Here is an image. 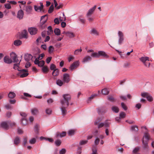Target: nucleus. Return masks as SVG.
Returning a JSON list of instances; mask_svg holds the SVG:
<instances>
[{"mask_svg":"<svg viewBox=\"0 0 154 154\" xmlns=\"http://www.w3.org/2000/svg\"><path fill=\"white\" fill-rule=\"evenodd\" d=\"M63 100H61L60 101L62 106L60 108L62 115L64 116L66 114L67 112L66 108L69 105V101L71 99V96L68 94H66L63 95Z\"/></svg>","mask_w":154,"mask_h":154,"instance_id":"1","label":"nucleus"},{"mask_svg":"<svg viewBox=\"0 0 154 154\" xmlns=\"http://www.w3.org/2000/svg\"><path fill=\"white\" fill-rule=\"evenodd\" d=\"M102 119H101L100 118H98L94 122L95 125H97L98 128H102L104 126L106 127H108L109 126V123L107 122V120L106 121L104 122H101L98 123L100 122L101 121Z\"/></svg>","mask_w":154,"mask_h":154,"instance_id":"2","label":"nucleus"},{"mask_svg":"<svg viewBox=\"0 0 154 154\" xmlns=\"http://www.w3.org/2000/svg\"><path fill=\"white\" fill-rule=\"evenodd\" d=\"M46 17V15L42 16L41 17V21L39 25V27L40 29H43L47 27V25L46 23L47 20V18L45 19V17Z\"/></svg>","mask_w":154,"mask_h":154,"instance_id":"3","label":"nucleus"},{"mask_svg":"<svg viewBox=\"0 0 154 154\" xmlns=\"http://www.w3.org/2000/svg\"><path fill=\"white\" fill-rule=\"evenodd\" d=\"M144 65L147 67H149L150 62L149 60V58L147 57H142L139 58Z\"/></svg>","mask_w":154,"mask_h":154,"instance_id":"4","label":"nucleus"},{"mask_svg":"<svg viewBox=\"0 0 154 154\" xmlns=\"http://www.w3.org/2000/svg\"><path fill=\"white\" fill-rule=\"evenodd\" d=\"M118 35L119 37L118 40V43L119 45L122 44L124 41V34L122 32L120 31H119L118 32Z\"/></svg>","mask_w":154,"mask_h":154,"instance_id":"5","label":"nucleus"},{"mask_svg":"<svg viewBox=\"0 0 154 154\" xmlns=\"http://www.w3.org/2000/svg\"><path fill=\"white\" fill-rule=\"evenodd\" d=\"M97 6L95 5L93 7L90 9L87 12L86 16L87 17H90L92 15L96 9Z\"/></svg>","mask_w":154,"mask_h":154,"instance_id":"6","label":"nucleus"},{"mask_svg":"<svg viewBox=\"0 0 154 154\" xmlns=\"http://www.w3.org/2000/svg\"><path fill=\"white\" fill-rule=\"evenodd\" d=\"M11 57L13 60V62L14 63H20L21 60H18L17 57V55L14 52H12L10 54Z\"/></svg>","mask_w":154,"mask_h":154,"instance_id":"7","label":"nucleus"},{"mask_svg":"<svg viewBox=\"0 0 154 154\" xmlns=\"http://www.w3.org/2000/svg\"><path fill=\"white\" fill-rule=\"evenodd\" d=\"M63 81L64 82L68 83L70 81L69 75L68 74L64 73L63 75Z\"/></svg>","mask_w":154,"mask_h":154,"instance_id":"8","label":"nucleus"},{"mask_svg":"<svg viewBox=\"0 0 154 154\" xmlns=\"http://www.w3.org/2000/svg\"><path fill=\"white\" fill-rule=\"evenodd\" d=\"M28 31L31 35H34L37 33L38 29L35 27H31L28 29Z\"/></svg>","mask_w":154,"mask_h":154,"instance_id":"9","label":"nucleus"},{"mask_svg":"<svg viewBox=\"0 0 154 154\" xmlns=\"http://www.w3.org/2000/svg\"><path fill=\"white\" fill-rule=\"evenodd\" d=\"M9 123L8 121L2 122L1 124V127L5 129L8 130L9 128Z\"/></svg>","mask_w":154,"mask_h":154,"instance_id":"10","label":"nucleus"},{"mask_svg":"<svg viewBox=\"0 0 154 154\" xmlns=\"http://www.w3.org/2000/svg\"><path fill=\"white\" fill-rule=\"evenodd\" d=\"M24 15L23 11L22 10H20L18 11L17 17L19 20H21L23 19Z\"/></svg>","mask_w":154,"mask_h":154,"instance_id":"11","label":"nucleus"},{"mask_svg":"<svg viewBox=\"0 0 154 154\" xmlns=\"http://www.w3.org/2000/svg\"><path fill=\"white\" fill-rule=\"evenodd\" d=\"M18 70L20 71V72L22 73L20 76L21 78H23L24 77H26L28 75V73L27 72H28L27 70L25 69H22L21 70H19L18 69Z\"/></svg>","mask_w":154,"mask_h":154,"instance_id":"12","label":"nucleus"},{"mask_svg":"<svg viewBox=\"0 0 154 154\" xmlns=\"http://www.w3.org/2000/svg\"><path fill=\"white\" fill-rule=\"evenodd\" d=\"M79 65V61H76L74 62L70 66V70H72L75 68H77Z\"/></svg>","mask_w":154,"mask_h":154,"instance_id":"13","label":"nucleus"},{"mask_svg":"<svg viewBox=\"0 0 154 154\" xmlns=\"http://www.w3.org/2000/svg\"><path fill=\"white\" fill-rule=\"evenodd\" d=\"M40 6L36 5H34V6L35 10L37 11H41L43 8V3L42 2H40Z\"/></svg>","mask_w":154,"mask_h":154,"instance_id":"14","label":"nucleus"},{"mask_svg":"<svg viewBox=\"0 0 154 154\" xmlns=\"http://www.w3.org/2000/svg\"><path fill=\"white\" fill-rule=\"evenodd\" d=\"M4 62L8 64H10L12 63V61L11 58H9L8 56H5L4 58Z\"/></svg>","mask_w":154,"mask_h":154,"instance_id":"15","label":"nucleus"},{"mask_svg":"<svg viewBox=\"0 0 154 154\" xmlns=\"http://www.w3.org/2000/svg\"><path fill=\"white\" fill-rule=\"evenodd\" d=\"M66 132L63 131L62 133H59L57 132L56 134L55 137L56 138H58L59 137H62L65 136L66 135Z\"/></svg>","mask_w":154,"mask_h":154,"instance_id":"16","label":"nucleus"},{"mask_svg":"<svg viewBox=\"0 0 154 154\" xmlns=\"http://www.w3.org/2000/svg\"><path fill=\"white\" fill-rule=\"evenodd\" d=\"M149 135L147 132H145L144 133L143 140H145V141L148 142L149 139Z\"/></svg>","mask_w":154,"mask_h":154,"instance_id":"17","label":"nucleus"},{"mask_svg":"<svg viewBox=\"0 0 154 154\" xmlns=\"http://www.w3.org/2000/svg\"><path fill=\"white\" fill-rule=\"evenodd\" d=\"M90 33L91 34L95 35L97 36L99 35V33L96 29L94 28L92 29L90 32Z\"/></svg>","mask_w":154,"mask_h":154,"instance_id":"18","label":"nucleus"},{"mask_svg":"<svg viewBox=\"0 0 154 154\" xmlns=\"http://www.w3.org/2000/svg\"><path fill=\"white\" fill-rule=\"evenodd\" d=\"M91 60V57L89 55H87L83 59L82 62L84 63L88 62Z\"/></svg>","mask_w":154,"mask_h":154,"instance_id":"19","label":"nucleus"},{"mask_svg":"<svg viewBox=\"0 0 154 154\" xmlns=\"http://www.w3.org/2000/svg\"><path fill=\"white\" fill-rule=\"evenodd\" d=\"M33 56L31 54H27L25 55L24 58L26 61H29L32 59Z\"/></svg>","mask_w":154,"mask_h":154,"instance_id":"20","label":"nucleus"},{"mask_svg":"<svg viewBox=\"0 0 154 154\" xmlns=\"http://www.w3.org/2000/svg\"><path fill=\"white\" fill-rule=\"evenodd\" d=\"M98 52L99 57L100 56H103L105 57L106 58L108 57V56L106 54L105 52L103 51H98Z\"/></svg>","mask_w":154,"mask_h":154,"instance_id":"21","label":"nucleus"},{"mask_svg":"<svg viewBox=\"0 0 154 154\" xmlns=\"http://www.w3.org/2000/svg\"><path fill=\"white\" fill-rule=\"evenodd\" d=\"M32 10V8L30 6H27L26 7L25 11L27 14L31 13Z\"/></svg>","mask_w":154,"mask_h":154,"instance_id":"22","label":"nucleus"},{"mask_svg":"<svg viewBox=\"0 0 154 154\" xmlns=\"http://www.w3.org/2000/svg\"><path fill=\"white\" fill-rule=\"evenodd\" d=\"M32 114L33 115H36L38 112V109L36 108L32 109L31 110Z\"/></svg>","mask_w":154,"mask_h":154,"instance_id":"23","label":"nucleus"},{"mask_svg":"<svg viewBox=\"0 0 154 154\" xmlns=\"http://www.w3.org/2000/svg\"><path fill=\"white\" fill-rule=\"evenodd\" d=\"M111 109L112 111L116 113H118L119 111V109L118 107L113 106H112Z\"/></svg>","mask_w":154,"mask_h":154,"instance_id":"24","label":"nucleus"},{"mask_svg":"<svg viewBox=\"0 0 154 154\" xmlns=\"http://www.w3.org/2000/svg\"><path fill=\"white\" fill-rule=\"evenodd\" d=\"M143 144V147L145 149H148L149 147L148 145V142L145 141V140H142Z\"/></svg>","mask_w":154,"mask_h":154,"instance_id":"25","label":"nucleus"},{"mask_svg":"<svg viewBox=\"0 0 154 154\" xmlns=\"http://www.w3.org/2000/svg\"><path fill=\"white\" fill-rule=\"evenodd\" d=\"M66 35L70 38H73L75 36V35L73 32L69 31L67 32Z\"/></svg>","mask_w":154,"mask_h":154,"instance_id":"26","label":"nucleus"},{"mask_svg":"<svg viewBox=\"0 0 154 154\" xmlns=\"http://www.w3.org/2000/svg\"><path fill=\"white\" fill-rule=\"evenodd\" d=\"M22 42L19 40H15L14 42V45L16 46H18L22 44Z\"/></svg>","mask_w":154,"mask_h":154,"instance_id":"27","label":"nucleus"},{"mask_svg":"<svg viewBox=\"0 0 154 154\" xmlns=\"http://www.w3.org/2000/svg\"><path fill=\"white\" fill-rule=\"evenodd\" d=\"M22 36L23 38H27L28 37L27 35V32L26 30H24L22 33Z\"/></svg>","mask_w":154,"mask_h":154,"instance_id":"28","label":"nucleus"},{"mask_svg":"<svg viewBox=\"0 0 154 154\" xmlns=\"http://www.w3.org/2000/svg\"><path fill=\"white\" fill-rule=\"evenodd\" d=\"M16 96L15 93L13 92H10L8 94V97L10 98H13Z\"/></svg>","mask_w":154,"mask_h":154,"instance_id":"29","label":"nucleus"},{"mask_svg":"<svg viewBox=\"0 0 154 154\" xmlns=\"http://www.w3.org/2000/svg\"><path fill=\"white\" fill-rule=\"evenodd\" d=\"M52 74L54 76H55L58 75L59 74V71L58 69H55L53 71Z\"/></svg>","mask_w":154,"mask_h":154,"instance_id":"30","label":"nucleus"},{"mask_svg":"<svg viewBox=\"0 0 154 154\" xmlns=\"http://www.w3.org/2000/svg\"><path fill=\"white\" fill-rule=\"evenodd\" d=\"M91 56L92 57H95L96 58H98L99 57V52L98 53L96 52H93L91 53Z\"/></svg>","mask_w":154,"mask_h":154,"instance_id":"31","label":"nucleus"},{"mask_svg":"<svg viewBox=\"0 0 154 154\" xmlns=\"http://www.w3.org/2000/svg\"><path fill=\"white\" fill-rule=\"evenodd\" d=\"M54 32L55 34L57 35H59L60 34V30L58 28L55 29Z\"/></svg>","mask_w":154,"mask_h":154,"instance_id":"32","label":"nucleus"},{"mask_svg":"<svg viewBox=\"0 0 154 154\" xmlns=\"http://www.w3.org/2000/svg\"><path fill=\"white\" fill-rule=\"evenodd\" d=\"M27 120L24 118L21 119V124L23 125H25L27 124Z\"/></svg>","mask_w":154,"mask_h":154,"instance_id":"33","label":"nucleus"},{"mask_svg":"<svg viewBox=\"0 0 154 154\" xmlns=\"http://www.w3.org/2000/svg\"><path fill=\"white\" fill-rule=\"evenodd\" d=\"M102 93L103 95H106L109 94V91L106 88H104L102 90Z\"/></svg>","mask_w":154,"mask_h":154,"instance_id":"34","label":"nucleus"},{"mask_svg":"<svg viewBox=\"0 0 154 154\" xmlns=\"http://www.w3.org/2000/svg\"><path fill=\"white\" fill-rule=\"evenodd\" d=\"M56 83L57 84L60 86H62L63 84V82L60 79L57 80Z\"/></svg>","mask_w":154,"mask_h":154,"instance_id":"35","label":"nucleus"},{"mask_svg":"<svg viewBox=\"0 0 154 154\" xmlns=\"http://www.w3.org/2000/svg\"><path fill=\"white\" fill-rule=\"evenodd\" d=\"M39 126L37 125L36 124L34 128V130L35 133L38 134L39 132Z\"/></svg>","mask_w":154,"mask_h":154,"instance_id":"36","label":"nucleus"},{"mask_svg":"<svg viewBox=\"0 0 154 154\" xmlns=\"http://www.w3.org/2000/svg\"><path fill=\"white\" fill-rule=\"evenodd\" d=\"M131 129L133 131L137 132L138 130V127L137 125L132 126L131 127Z\"/></svg>","mask_w":154,"mask_h":154,"instance_id":"37","label":"nucleus"},{"mask_svg":"<svg viewBox=\"0 0 154 154\" xmlns=\"http://www.w3.org/2000/svg\"><path fill=\"white\" fill-rule=\"evenodd\" d=\"M90 154H98L97 148L96 147L93 148L92 149V152Z\"/></svg>","mask_w":154,"mask_h":154,"instance_id":"38","label":"nucleus"},{"mask_svg":"<svg viewBox=\"0 0 154 154\" xmlns=\"http://www.w3.org/2000/svg\"><path fill=\"white\" fill-rule=\"evenodd\" d=\"M20 142V139L19 137H17L14 139V144L15 145H17Z\"/></svg>","mask_w":154,"mask_h":154,"instance_id":"39","label":"nucleus"},{"mask_svg":"<svg viewBox=\"0 0 154 154\" xmlns=\"http://www.w3.org/2000/svg\"><path fill=\"white\" fill-rule=\"evenodd\" d=\"M87 140H81L79 143V145H84L87 144Z\"/></svg>","mask_w":154,"mask_h":154,"instance_id":"40","label":"nucleus"},{"mask_svg":"<svg viewBox=\"0 0 154 154\" xmlns=\"http://www.w3.org/2000/svg\"><path fill=\"white\" fill-rule=\"evenodd\" d=\"M79 21L82 24L85 23V20L84 19L82 18V16H80L79 18Z\"/></svg>","mask_w":154,"mask_h":154,"instance_id":"41","label":"nucleus"},{"mask_svg":"<svg viewBox=\"0 0 154 154\" xmlns=\"http://www.w3.org/2000/svg\"><path fill=\"white\" fill-rule=\"evenodd\" d=\"M54 50V48L52 46H50L48 48V52L49 53L51 54L52 53Z\"/></svg>","mask_w":154,"mask_h":154,"instance_id":"42","label":"nucleus"},{"mask_svg":"<svg viewBox=\"0 0 154 154\" xmlns=\"http://www.w3.org/2000/svg\"><path fill=\"white\" fill-rule=\"evenodd\" d=\"M82 51V50L81 48L79 49H77L74 52V54L75 55H78L80 53H81Z\"/></svg>","mask_w":154,"mask_h":154,"instance_id":"43","label":"nucleus"},{"mask_svg":"<svg viewBox=\"0 0 154 154\" xmlns=\"http://www.w3.org/2000/svg\"><path fill=\"white\" fill-rule=\"evenodd\" d=\"M5 8L7 9H9L11 8V7L9 3H6L4 5Z\"/></svg>","mask_w":154,"mask_h":154,"instance_id":"44","label":"nucleus"},{"mask_svg":"<svg viewBox=\"0 0 154 154\" xmlns=\"http://www.w3.org/2000/svg\"><path fill=\"white\" fill-rule=\"evenodd\" d=\"M54 9V6L53 5H52L49 8V9L48 11V12L49 13H51L53 11V10Z\"/></svg>","mask_w":154,"mask_h":154,"instance_id":"45","label":"nucleus"},{"mask_svg":"<svg viewBox=\"0 0 154 154\" xmlns=\"http://www.w3.org/2000/svg\"><path fill=\"white\" fill-rule=\"evenodd\" d=\"M48 33H49V34L53 33V31L52 29V27L51 26H49L48 27Z\"/></svg>","mask_w":154,"mask_h":154,"instance_id":"46","label":"nucleus"},{"mask_svg":"<svg viewBox=\"0 0 154 154\" xmlns=\"http://www.w3.org/2000/svg\"><path fill=\"white\" fill-rule=\"evenodd\" d=\"M55 143L57 146H59L61 143V141L60 140H57L55 141Z\"/></svg>","mask_w":154,"mask_h":154,"instance_id":"47","label":"nucleus"},{"mask_svg":"<svg viewBox=\"0 0 154 154\" xmlns=\"http://www.w3.org/2000/svg\"><path fill=\"white\" fill-rule=\"evenodd\" d=\"M139 149H140V148L138 147H136L133 150V151H132L133 154H136L138 151Z\"/></svg>","mask_w":154,"mask_h":154,"instance_id":"48","label":"nucleus"},{"mask_svg":"<svg viewBox=\"0 0 154 154\" xmlns=\"http://www.w3.org/2000/svg\"><path fill=\"white\" fill-rule=\"evenodd\" d=\"M46 113L48 115H50L51 114L52 110L50 108H47L45 110Z\"/></svg>","mask_w":154,"mask_h":154,"instance_id":"49","label":"nucleus"},{"mask_svg":"<svg viewBox=\"0 0 154 154\" xmlns=\"http://www.w3.org/2000/svg\"><path fill=\"white\" fill-rule=\"evenodd\" d=\"M75 131L74 130H70L68 132V134L69 136L72 135L74 134Z\"/></svg>","mask_w":154,"mask_h":154,"instance_id":"50","label":"nucleus"},{"mask_svg":"<svg viewBox=\"0 0 154 154\" xmlns=\"http://www.w3.org/2000/svg\"><path fill=\"white\" fill-rule=\"evenodd\" d=\"M126 116L125 113L124 112H122L120 113L119 114V117L121 118H124Z\"/></svg>","mask_w":154,"mask_h":154,"instance_id":"51","label":"nucleus"},{"mask_svg":"<svg viewBox=\"0 0 154 154\" xmlns=\"http://www.w3.org/2000/svg\"><path fill=\"white\" fill-rule=\"evenodd\" d=\"M36 142V139L35 138H33L29 140V143L31 144H34Z\"/></svg>","mask_w":154,"mask_h":154,"instance_id":"52","label":"nucleus"},{"mask_svg":"<svg viewBox=\"0 0 154 154\" xmlns=\"http://www.w3.org/2000/svg\"><path fill=\"white\" fill-rule=\"evenodd\" d=\"M146 98L147 100L149 102H151L153 100V98L152 96L150 95H149Z\"/></svg>","mask_w":154,"mask_h":154,"instance_id":"53","label":"nucleus"},{"mask_svg":"<svg viewBox=\"0 0 154 154\" xmlns=\"http://www.w3.org/2000/svg\"><path fill=\"white\" fill-rule=\"evenodd\" d=\"M50 69L51 70H54L55 69H56V66L54 64H52L50 66Z\"/></svg>","mask_w":154,"mask_h":154,"instance_id":"54","label":"nucleus"},{"mask_svg":"<svg viewBox=\"0 0 154 154\" xmlns=\"http://www.w3.org/2000/svg\"><path fill=\"white\" fill-rule=\"evenodd\" d=\"M121 106L122 108H123L125 110H127V107L126 105L124 104V103L122 102L121 103Z\"/></svg>","mask_w":154,"mask_h":154,"instance_id":"55","label":"nucleus"},{"mask_svg":"<svg viewBox=\"0 0 154 154\" xmlns=\"http://www.w3.org/2000/svg\"><path fill=\"white\" fill-rule=\"evenodd\" d=\"M45 61L43 60H41L39 61L38 66H39L42 67L45 64Z\"/></svg>","mask_w":154,"mask_h":154,"instance_id":"56","label":"nucleus"},{"mask_svg":"<svg viewBox=\"0 0 154 154\" xmlns=\"http://www.w3.org/2000/svg\"><path fill=\"white\" fill-rule=\"evenodd\" d=\"M148 95V94L147 92L142 93L141 94V96L143 97H147Z\"/></svg>","mask_w":154,"mask_h":154,"instance_id":"57","label":"nucleus"},{"mask_svg":"<svg viewBox=\"0 0 154 154\" xmlns=\"http://www.w3.org/2000/svg\"><path fill=\"white\" fill-rule=\"evenodd\" d=\"M9 122V127L10 126L11 127H12L14 126L15 125V124L14 122H11L10 121H8Z\"/></svg>","mask_w":154,"mask_h":154,"instance_id":"58","label":"nucleus"},{"mask_svg":"<svg viewBox=\"0 0 154 154\" xmlns=\"http://www.w3.org/2000/svg\"><path fill=\"white\" fill-rule=\"evenodd\" d=\"M66 152V150L63 148L61 149L59 152L60 154H64Z\"/></svg>","mask_w":154,"mask_h":154,"instance_id":"59","label":"nucleus"},{"mask_svg":"<svg viewBox=\"0 0 154 154\" xmlns=\"http://www.w3.org/2000/svg\"><path fill=\"white\" fill-rule=\"evenodd\" d=\"M97 94H93L91 97H89L88 98V100H91L93 99L94 97L97 96Z\"/></svg>","mask_w":154,"mask_h":154,"instance_id":"60","label":"nucleus"},{"mask_svg":"<svg viewBox=\"0 0 154 154\" xmlns=\"http://www.w3.org/2000/svg\"><path fill=\"white\" fill-rule=\"evenodd\" d=\"M20 64V63H17L16 64H14V69H17L18 67H19V66Z\"/></svg>","mask_w":154,"mask_h":154,"instance_id":"61","label":"nucleus"},{"mask_svg":"<svg viewBox=\"0 0 154 154\" xmlns=\"http://www.w3.org/2000/svg\"><path fill=\"white\" fill-rule=\"evenodd\" d=\"M42 71L44 72H47L48 71V68L47 66H43L42 68Z\"/></svg>","mask_w":154,"mask_h":154,"instance_id":"62","label":"nucleus"},{"mask_svg":"<svg viewBox=\"0 0 154 154\" xmlns=\"http://www.w3.org/2000/svg\"><path fill=\"white\" fill-rule=\"evenodd\" d=\"M52 57H48L46 60V62L47 63H49L51 61Z\"/></svg>","mask_w":154,"mask_h":154,"instance_id":"63","label":"nucleus"},{"mask_svg":"<svg viewBox=\"0 0 154 154\" xmlns=\"http://www.w3.org/2000/svg\"><path fill=\"white\" fill-rule=\"evenodd\" d=\"M99 142H100L99 139L98 138H97L94 141V143L95 145H97L99 144Z\"/></svg>","mask_w":154,"mask_h":154,"instance_id":"64","label":"nucleus"}]
</instances>
